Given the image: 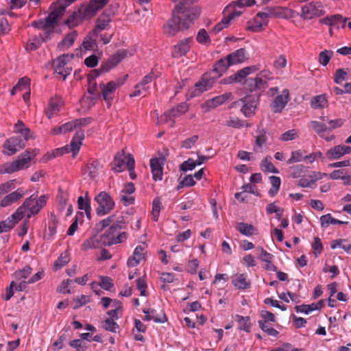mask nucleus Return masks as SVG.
<instances>
[{
	"mask_svg": "<svg viewBox=\"0 0 351 351\" xmlns=\"http://www.w3.org/2000/svg\"><path fill=\"white\" fill-rule=\"evenodd\" d=\"M192 0H184L176 5L173 10L172 18L164 25V32L168 36H173L181 29L190 27L200 15L201 8L191 5Z\"/></svg>",
	"mask_w": 351,
	"mask_h": 351,
	"instance_id": "1",
	"label": "nucleus"
},
{
	"mask_svg": "<svg viewBox=\"0 0 351 351\" xmlns=\"http://www.w3.org/2000/svg\"><path fill=\"white\" fill-rule=\"evenodd\" d=\"M230 66V64L228 62L227 57L216 62L213 71L205 73L202 77V81L195 84V95L209 89L216 80L221 77Z\"/></svg>",
	"mask_w": 351,
	"mask_h": 351,
	"instance_id": "2",
	"label": "nucleus"
},
{
	"mask_svg": "<svg viewBox=\"0 0 351 351\" xmlns=\"http://www.w3.org/2000/svg\"><path fill=\"white\" fill-rule=\"evenodd\" d=\"M125 228V223L121 217V219L114 221L100 237L101 243L104 246H111L124 242L128 238V234L125 232H121V230Z\"/></svg>",
	"mask_w": 351,
	"mask_h": 351,
	"instance_id": "3",
	"label": "nucleus"
},
{
	"mask_svg": "<svg viewBox=\"0 0 351 351\" xmlns=\"http://www.w3.org/2000/svg\"><path fill=\"white\" fill-rule=\"evenodd\" d=\"M75 0H60L51 4L49 8V13L45 18V40L51 32L50 29L53 28L57 21L63 15L67 6L73 3Z\"/></svg>",
	"mask_w": 351,
	"mask_h": 351,
	"instance_id": "4",
	"label": "nucleus"
},
{
	"mask_svg": "<svg viewBox=\"0 0 351 351\" xmlns=\"http://www.w3.org/2000/svg\"><path fill=\"white\" fill-rule=\"evenodd\" d=\"M38 152L34 149L32 152L26 151L21 154L16 160L0 165V174L12 173L28 167L29 162L36 156Z\"/></svg>",
	"mask_w": 351,
	"mask_h": 351,
	"instance_id": "5",
	"label": "nucleus"
},
{
	"mask_svg": "<svg viewBox=\"0 0 351 351\" xmlns=\"http://www.w3.org/2000/svg\"><path fill=\"white\" fill-rule=\"evenodd\" d=\"M44 204V195H40L37 199V195L33 194L27 198L23 204L17 208L16 212L21 218H29L32 215L37 214L42 208Z\"/></svg>",
	"mask_w": 351,
	"mask_h": 351,
	"instance_id": "6",
	"label": "nucleus"
},
{
	"mask_svg": "<svg viewBox=\"0 0 351 351\" xmlns=\"http://www.w3.org/2000/svg\"><path fill=\"white\" fill-rule=\"evenodd\" d=\"M260 93H256L253 95H246L245 97L233 102L231 108L242 106L241 112L245 117H251L255 114L258 105L259 104Z\"/></svg>",
	"mask_w": 351,
	"mask_h": 351,
	"instance_id": "7",
	"label": "nucleus"
},
{
	"mask_svg": "<svg viewBox=\"0 0 351 351\" xmlns=\"http://www.w3.org/2000/svg\"><path fill=\"white\" fill-rule=\"evenodd\" d=\"M127 77L128 75H125L123 79L119 78L114 81H110L106 84L104 83L99 84L101 96L106 101L108 108L111 106L116 90L124 84Z\"/></svg>",
	"mask_w": 351,
	"mask_h": 351,
	"instance_id": "8",
	"label": "nucleus"
},
{
	"mask_svg": "<svg viewBox=\"0 0 351 351\" xmlns=\"http://www.w3.org/2000/svg\"><path fill=\"white\" fill-rule=\"evenodd\" d=\"M95 201L98 204L96 214L99 217L108 214L114 207L112 198L105 191H101L96 195Z\"/></svg>",
	"mask_w": 351,
	"mask_h": 351,
	"instance_id": "9",
	"label": "nucleus"
},
{
	"mask_svg": "<svg viewBox=\"0 0 351 351\" xmlns=\"http://www.w3.org/2000/svg\"><path fill=\"white\" fill-rule=\"evenodd\" d=\"M74 58V54L67 53L59 56L53 60V66L56 74L65 80L66 77L70 75L72 68L67 65L68 61Z\"/></svg>",
	"mask_w": 351,
	"mask_h": 351,
	"instance_id": "10",
	"label": "nucleus"
},
{
	"mask_svg": "<svg viewBox=\"0 0 351 351\" xmlns=\"http://www.w3.org/2000/svg\"><path fill=\"white\" fill-rule=\"evenodd\" d=\"M189 107L186 103L179 104L176 107L166 111L158 120V123H165L168 121H173L171 126L174 125V119L180 117L188 111Z\"/></svg>",
	"mask_w": 351,
	"mask_h": 351,
	"instance_id": "11",
	"label": "nucleus"
},
{
	"mask_svg": "<svg viewBox=\"0 0 351 351\" xmlns=\"http://www.w3.org/2000/svg\"><path fill=\"white\" fill-rule=\"evenodd\" d=\"M258 69L259 68L256 65L246 66L242 69L239 70L234 74L231 75L226 78L222 79L220 83L223 84H228L241 82L245 78H246L247 75H249L251 73H255Z\"/></svg>",
	"mask_w": 351,
	"mask_h": 351,
	"instance_id": "12",
	"label": "nucleus"
},
{
	"mask_svg": "<svg viewBox=\"0 0 351 351\" xmlns=\"http://www.w3.org/2000/svg\"><path fill=\"white\" fill-rule=\"evenodd\" d=\"M325 11L320 2H311L302 8L301 17L304 19H311L315 16H320Z\"/></svg>",
	"mask_w": 351,
	"mask_h": 351,
	"instance_id": "13",
	"label": "nucleus"
},
{
	"mask_svg": "<svg viewBox=\"0 0 351 351\" xmlns=\"http://www.w3.org/2000/svg\"><path fill=\"white\" fill-rule=\"evenodd\" d=\"M25 147V143L24 140H22L18 136H12L5 141L3 144V148L5 149L3 152L5 155L12 156Z\"/></svg>",
	"mask_w": 351,
	"mask_h": 351,
	"instance_id": "14",
	"label": "nucleus"
},
{
	"mask_svg": "<svg viewBox=\"0 0 351 351\" xmlns=\"http://www.w3.org/2000/svg\"><path fill=\"white\" fill-rule=\"evenodd\" d=\"M125 50H119L108 60L101 62L100 69L101 72L106 73L112 68L115 67L126 56Z\"/></svg>",
	"mask_w": 351,
	"mask_h": 351,
	"instance_id": "15",
	"label": "nucleus"
},
{
	"mask_svg": "<svg viewBox=\"0 0 351 351\" xmlns=\"http://www.w3.org/2000/svg\"><path fill=\"white\" fill-rule=\"evenodd\" d=\"M268 87V82H263L257 76L254 78L250 77L245 80L244 82V88L250 92L255 91L256 93L261 94L266 88Z\"/></svg>",
	"mask_w": 351,
	"mask_h": 351,
	"instance_id": "16",
	"label": "nucleus"
},
{
	"mask_svg": "<svg viewBox=\"0 0 351 351\" xmlns=\"http://www.w3.org/2000/svg\"><path fill=\"white\" fill-rule=\"evenodd\" d=\"M108 1L109 0H90L89 3L82 11L83 17H93L96 14L97 11L104 8Z\"/></svg>",
	"mask_w": 351,
	"mask_h": 351,
	"instance_id": "17",
	"label": "nucleus"
},
{
	"mask_svg": "<svg viewBox=\"0 0 351 351\" xmlns=\"http://www.w3.org/2000/svg\"><path fill=\"white\" fill-rule=\"evenodd\" d=\"M193 42V40L191 37L180 40L177 45H174L172 50V56L173 58H180L185 56L189 51Z\"/></svg>",
	"mask_w": 351,
	"mask_h": 351,
	"instance_id": "18",
	"label": "nucleus"
},
{
	"mask_svg": "<svg viewBox=\"0 0 351 351\" xmlns=\"http://www.w3.org/2000/svg\"><path fill=\"white\" fill-rule=\"evenodd\" d=\"M112 21V16L106 11L104 12L96 21V25L93 30V34L97 36L98 34L104 29H108Z\"/></svg>",
	"mask_w": 351,
	"mask_h": 351,
	"instance_id": "19",
	"label": "nucleus"
},
{
	"mask_svg": "<svg viewBox=\"0 0 351 351\" xmlns=\"http://www.w3.org/2000/svg\"><path fill=\"white\" fill-rule=\"evenodd\" d=\"M289 100V91L284 89L280 95L276 96L272 103L271 107L274 112H280Z\"/></svg>",
	"mask_w": 351,
	"mask_h": 351,
	"instance_id": "20",
	"label": "nucleus"
},
{
	"mask_svg": "<svg viewBox=\"0 0 351 351\" xmlns=\"http://www.w3.org/2000/svg\"><path fill=\"white\" fill-rule=\"evenodd\" d=\"M351 152V147L344 145L335 146L326 153V157L330 160H337Z\"/></svg>",
	"mask_w": 351,
	"mask_h": 351,
	"instance_id": "21",
	"label": "nucleus"
},
{
	"mask_svg": "<svg viewBox=\"0 0 351 351\" xmlns=\"http://www.w3.org/2000/svg\"><path fill=\"white\" fill-rule=\"evenodd\" d=\"M21 216L19 215L16 210L5 220L0 222V233L7 232L12 229L15 224L17 223L21 219Z\"/></svg>",
	"mask_w": 351,
	"mask_h": 351,
	"instance_id": "22",
	"label": "nucleus"
},
{
	"mask_svg": "<svg viewBox=\"0 0 351 351\" xmlns=\"http://www.w3.org/2000/svg\"><path fill=\"white\" fill-rule=\"evenodd\" d=\"M346 21L347 18L343 19L341 15L335 14L330 17L327 16L322 19L320 23L336 28H344L346 27Z\"/></svg>",
	"mask_w": 351,
	"mask_h": 351,
	"instance_id": "23",
	"label": "nucleus"
},
{
	"mask_svg": "<svg viewBox=\"0 0 351 351\" xmlns=\"http://www.w3.org/2000/svg\"><path fill=\"white\" fill-rule=\"evenodd\" d=\"M311 125L313 130L321 137L324 138L326 141H331L334 139L335 136L332 134L326 135V132L328 131V126L324 123H320L317 121H311Z\"/></svg>",
	"mask_w": 351,
	"mask_h": 351,
	"instance_id": "24",
	"label": "nucleus"
},
{
	"mask_svg": "<svg viewBox=\"0 0 351 351\" xmlns=\"http://www.w3.org/2000/svg\"><path fill=\"white\" fill-rule=\"evenodd\" d=\"M25 195V192L22 189H18L15 191L5 196L0 202L1 207H7L16 202L22 198Z\"/></svg>",
	"mask_w": 351,
	"mask_h": 351,
	"instance_id": "25",
	"label": "nucleus"
},
{
	"mask_svg": "<svg viewBox=\"0 0 351 351\" xmlns=\"http://www.w3.org/2000/svg\"><path fill=\"white\" fill-rule=\"evenodd\" d=\"M128 155L125 156L124 152L117 153L111 164L112 170L115 172H121L127 167Z\"/></svg>",
	"mask_w": 351,
	"mask_h": 351,
	"instance_id": "26",
	"label": "nucleus"
},
{
	"mask_svg": "<svg viewBox=\"0 0 351 351\" xmlns=\"http://www.w3.org/2000/svg\"><path fill=\"white\" fill-rule=\"evenodd\" d=\"M61 106V99L60 97H51L48 102V109L45 110V115L48 119H51L52 117L58 114L60 112V108Z\"/></svg>",
	"mask_w": 351,
	"mask_h": 351,
	"instance_id": "27",
	"label": "nucleus"
},
{
	"mask_svg": "<svg viewBox=\"0 0 351 351\" xmlns=\"http://www.w3.org/2000/svg\"><path fill=\"white\" fill-rule=\"evenodd\" d=\"M84 138V133L83 130H79L74 134L69 145L71 147V152L73 154V157H75L79 152L81 145H82V141Z\"/></svg>",
	"mask_w": 351,
	"mask_h": 351,
	"instance_id": "28",
	"label": "nucleus"
},
{
	"mask_svg": "<svg viewBox=\"0 0 351 351\" xmlns=\"http://www.w3.org/2000/svg\"><path fill=\"white\" fill-rule=\"evenodd\" d=\"M14 132L16 134H19L23 136V138L21 139L24 140L25 143H26L28 140L34 138L33 132L21 120L17 121V123L14 125Z\"/></svg>",
	"mask_w": 351,
	"mask_h": 351,
	"instance_id": "29",
	"label": "nucleus"
},
{
	"mask_svg": "<svg viewBox=\"0 0 351 351\" xmlns=\"http://www.w3.org/2000/svg\"><path fill=\"white\" fill-rule=\"evenodd\" d=\"M150 167L152 173L153 179L155 181L161 180L162 179V163L160 159L157 158L150 160Z\"/></svg>",
	"mask_w": 351,
	"mask_h": 351,
	"instance_id": "30",
	"label": "nucleus"
},
{
	"mask_svg": "<svg viewBox=\"0 0 351 351\" xmlns=\"http://www.w3.org/2000/svg\"><path fill=\"white\" fill-rule=\"evenodd\" d=\"M227 60L230 65L240 64L243 62L246 59L245 49L241 48L237 51L229 53L227 56Z\"/></svg>",
	"mask_w": 351,
	"mask_h": 351,
	"instance_id": "31",
	"label": "nucleus"
},
{
	"mask_svg": "<svg viewBox=\"0 0 351 351\" xmlns=\"http://www.w3.org/2000/svg\"><path fill=\"white\" fill-rule=\"evenodd\" d=\"M232 94L230 92L226 93L223 95L213 97L208 99L206 104L208 108H214L219 105L223 104L226 101L232 99Z\"/></svg>",
	"mask_w": 351,
	"mask_h": 351,
	"instance_id": "32",
	"label": "nucleus"
},
{
	"mask_svg": "<svg viewBox=\"0 0 351 351\" xmlns=\"http://www.w3.org/2000/svg\"><path fill=\"white\" fill-rule=\"evenodd\" d=\"M143 312L145 314L143 318L144 321L154 320L156 323H165L167 321L166 315L162 313V315L158 316L156 314V310L152 308H144Z\"/></svg>",
	"mask_w": 351,
	"mask_h": 351,
	"instance_id": "33",
	"label": "nucleus"
},
{
	"mask_svg": "<svg viewBox=\"0 0 351 351\" xmlns=\"http://www.w3.org/2000/svg\"><path fill=\"white\" fill-rule=\"evenodd\" d=\"M143 251L144 247L143 246L137 245L134 249L133 256L128 260V265L133 267L138 265L141 260L144 257Z\"/></svg>",
	"mask_w": 351,
	"mask_h": 351,
	"instance_id": "34",
	"label": "nucleus"
},
{
	"mask_svg": "<svg viewBox=\"0 0 351 351\" xmlns=\"http://www.w3.org/2000/svg\"><path fill=\"white\" fill-rule=\"evenodd\" d=\"M236 229L241 234L246 237L257 234V230L253 225L244 222L238 223L236 226Z\"/></svg>",
	"mask_w": 351,
	"mask_h": 351,
	"instance_id": "35",
	"label": "nucleus"
},
{
	"mask_svg": "<svg viewBox=\"0 0 351 351\" xmlns=\"http://www.w3.org/2000/svg\"><path fill=\"white\" fill-rule=\"evenodd\" d=\"M59 223V220L57 216L54 214V213H51L48 217V239H53V236L56 233V228Z\"/></svg>",
	"mask_w": 351,
	"mask_h": 351,
	"instance_id": "36",
	"label": "nucleus"
},
{
	"mask_svg": "<svg viewBox=\"0 0 351 351\" xmlns=\"http://www.w3.org/2000/svg\"><path fill=\"white\" fill-rule=\"evenodd\" d=\"M235 322L239 324L238 328L240 330H243L246 332H250L251 330L250 318L248 316L243 317L240 315H236L234 317Z\"/></svg>",
	"mask_w": 351,
	"mask_h": 351,
	"instance_id": "37",
	"label": "nucleus"
},
{
	"mask_svg": "<svg viewBox=\"0 0 351 351\" xmlns=\"http://www.w3.org/2000/svg\"><path fill=\"white\" fill-rule=\"evenodd\" d=\"M77 36V34L75 31L67 34L64 39L58 44V48L60 50L69 48L74 43Z\"/></svg>",
	"mask_w": 351,
	"mask_h": 351,
	"instance_id": "38",
	"label": "nucleus"
},
{
	"mask_svg": "<svg viewBox=\"0 0 351 351\" xmlns=\"http://www.w3.org/2000/svg\"><path fill=\"white\" fill-rule=\"evenodd\" d=\"M232 282L238 289H246L250 287V282L247 280V276L244 274L237 276Z\"/></svg>",
	"mask_w": 351,
	"mask_h": 351,
	"instance_id": "39",
	"label": "nucleus"
},
{
	"mask_svg": "<svg viewBox=\"0 0 351 351\" xmlns=\"http://www.w3.org/2000/svg\"><path fill=\"white\" fill-rule=\"evenodd\" d=\"M328 101L325 95L315 96L311 99V106L314 109L324 108L327 106Z\"/></svg>",
	"mask_w": 351,
	"mask_h": 351,
	"instance_id": "40",
	"label": "nucleus"
},
{
	"mask_svg": "<svg viewBox=\"0 0 351 351\" xmlns=\"http://www.w3.org/2000/svg\"><path fill=\"white\" fill-rule=\"evenodd\" d=\"M267 25V22H262L257 17H255L253 21H249L246 29L253 32H261L263 26Z\"/></svg>",
	"mask_w": 351,
	"mask_h": 351,
	"instance_id": "41",
	"label": "nucleus"
},
{
	"mask_svg": "<svg viewBox=\"0 0 351 351\" xmlns=\"http://www.w3.org/2000/svg\"><path fill=\"white\" fill-rule=\"evenodd\" d=\"M77 206L80 210H84L86 217L90 219L91 207L90 199L86 200L83 196H80L77 199Z\"/></svg>",
	"mask_w": 351,
	"mask_h": 351,
	"instance_id": "42",
	"label": "nucleus"
},
{
	"mask_svg": "<svg viewBox=\"0 0 351 351\" xmlns=\"http://www.w3.org/2000/svg\"><path fill=\"white\" fill-rule=\"evenodd\" d=\"M269 180L271 184V187L269 191V195L271 197H274L278 193L280 189L281 180L279 177L275 176H270Z\"/></svg>",
	"mask_w": 351,
	"mask_h": 351,
	"instance_id": "43",
	"label": "nucleus"
},
{
	"mask_svg": "<svg viewBox=\"0 0 351 351\" xmlns=\"http://www.w3.org/2000/svg\"><path fill=\"white\" fill-rule=\"evenodd\" d=\"M306 168L303 165H296L289 168V173L292 178L301 177L306 171Z\"/></svg>",
	"mask_w": 351,
	"mask_h": 351,
	"instance_id": "44",
	"label": "nucleus"
},
{
	"mask_svg": "<svg viewBox=\"0 0 351 351\" xmlns=\"http://www.w3.org/2000/svg\"><path fill=\"white\" fill-rule=\"evenodd\" d=\"M70 261V258L66 252L62 253L60 257L54 262L53 270L57 271L66 265Z\"/></svg>",
	"mask_w": 351,
	"mask_h": 351,
	"instance_id": "45",
	"label": "nucleus"
},
{
	"mask_svg": "<svg viewBox=\"0 0 351 351\" xmlns=\"http://www.w3.org/2000/svg\"><path fill=\"white\" fill-rule=\"evenodd\" d=\"M44 41V38L42 37V35L40 34L38 37H35L32 39H30L26 46V49L27 51H33L38 49L41 46L43 42Z\"/></svg>",
	"mask_w": 351,
	"mask_h": 351,
	"instance_id": "46",
	"label": "nucleus"
},
{
	"mask_svg": "<svg viewBox=\"0 0 351 351\" xmlns=\"http://www.w3.org/2000/svg\"><path fill=\"white\" fill-rule=\"evenodd\" d=\"M196 40L202 45H208L211 42L210 36L205 29H200L198 31L196 36Z\"/></svg>",
	"mask_w": 351,
	"mask_h": 351,
	"instance_id": "47",
	"label": "nucleus"
},
{
	"mask_svg": "<svg viewBox=\"0 0 351 351\" xmlns=\"http://www.w3.org/2000/svg\"><path fill=\"white\" fill-rule=\"evenodd\" d=\"M258 324L261 329L269 336L277 337L279 334L275 328L269 327L268 322H265V321L258 320Z\"/></svg>",
	"mask_w": 351,
	"mask_h": 351,
	"instance_id": "48",
	"label": "nucleus"
},
{
	"mask_svg": "<svg viewBox=\"0 0 351 351\" xmlns=\"http://www.w3.org/2000/svg\"><path fill=\"white\" fill-rule=\"evenodd\" d=\"M267 137L265 131H261L256 137L255 144L254 150L255 152H259L260 149L266 143Z\"/></svg>",
	"mask_w": 351,
	"mask_h": 351,
	"instance_id": "49",
	"label": "nucleus"
},
{
	"mask_svg": "<svg viewBox=\"0 0 351 351\" xmlns=\"http://www.w3.org/2000/svg\"><path fill=\"white\" fill-rule=\"evenodd\" d=\"M115 215H112L107 218L100 221L95 226V230L97 232H101L105 228L110 226V224L112 222H114Z\"/></svg>",
	"mask_w": 351,
	"mask_h": 351,
	"instance_id": "50",
	"label": "nucleus"
},
{
	"mask_svg": "<svg viewBox=\"0 0 351 351\" xmlns=\"http://www.w3.org/2000/svg\"><path fill=\"white\" fill-rule=\"evenodd\" d=\"M304 153L305 151H302L301 149L295 150L291 152V156L287 160L288 164H293L294 162H300L304 160Z\"/></svg>",
	"mask_w": 351,
	"mask_h": 351,
	"instance_id": "51",
	"label": "nucleus"
},
{
	"mask_svg": "<svg viewBox=\"0 0 351 351\" xmlns=\"http://www.w3.org/2000/svg\"><path fill=\"white\" fill-rule=\"evenodd\" d=\"M261 169L263 171L278 173V170L273 165L268 157L261 161Z\"/></svg>",
	"mask_w": 351,
	"mask_h": 351,
	"instance_id": "52",
	"label": "nucleus"
},
{
	"mask_svg": "<svg viewBox=\"0 0 351 351\" xmlns=\"http://www.w3.org/2000/svg\"><path fill=\"white\" fill-rule=\"evenodd\" d=\"M102 327L108 331L116 332L117 330L119 328V325L117 322H115L113 319L110 318H107L102 323Z\"/></svg>",
	"mask_w": 351,
	"mask_h": 351,
	"instance_id": "53",
	"label": "nucleus"
},
{
	"mask_svg": "<svg viewBox=\"0 0 351 351\" xmlns=\"http://www.w3.org/2000/svg\"><path fill=\"white\" fill-rule=\"evenodd\" d=\"M99 243H101L100 240L99 241L95 237H91L84 242L82 249L84 250H88L93 248H97L99 247Z\"/></svg>",
	"mask_w": 351,
	"mask_h": 351,
	"instance_id": "54",
	"label": "nucleus"
},
{
	"mask_svg": "<svg viewBox=\"0 0 351 351\" xmlns=\"http://www.w3.org/2000/svg\"><path fill=\"white\" fill-rule=\"evenodd\" d=\"M161 204H162L159 198L156 197L154 199L152 204V217L154 221H157L158 220Z\"/></svg>",
	"mask_w": 351,
	"mask_h": 351,
	"instance_id": "55",
	"label": "nucleus"
},
{
	"mask_svg": "<svg viewBox=\"0 0 351 351\" xmlns=\"http://www.w3.org/2000/svg\"><path fill=\"white\" fill-rule=\"evenodd\" d=\"M265 12L268 14L269 17L282 16L285 9L282 7H267L264 9Z\"/></svg>",
	"mask_w": 351,
	"mask_h": 351,
	"instance_id": "56",
	"label": "nucleus"
},
{
	"mask_svg": "<svg viewBox=\"0 0 351 351\" xmlns=\"http://www.w3.org/2000/svg\"><path fill=\"white\" fill-rule=\"evenodd\" d=\"M256 251L259 252L258 254V258L263 262H269V260H273V258H274V256L273 254L267 252L261 247H257Z\"/></svg>",
	"mask_w": 351,
	"mask_h": 351,
	"instance_id": "57",
	"label": "nucleus"
},
{
	"mask_svg": "<svg viewBox=\"0 0 351 351\" xmlns=\"http://www.w3.org/2000/svg\"><path fill=\"white\" fill-rule=\"evenodd\" d=\"M135 160L132 155L128 154L127 168L130 173V177L131 179H135L136 175L134 172Z\"/></svg>",
	"mask_w": 351,
	"mask_h": 351,
	"instance_id": "58",
	"label": "nucleus"
},
{
	"mask_svg": "<svg viewBox=\"0 0 351 351\" xmlns=\"http://www.w3.org/2000/svg\"><path fill=\"white\" fill-rule=\"evenodd\" d=\"M199 139L198 135H193L187 138L181 142V147L184 149H191L193 147Z\"/></svg>",
	"mask_w": 351,
	"mask_h": 351,
	"instance_id": "59",
	"label": "nucleus"
},
{
	"mask_svg": "<svg viewBox=\"0 0 351 351\" xmlns=\"http://www.w3.org/2000/svg\"><path fill=\"white\" fill-rule=\"evenodd\" d=\"M332 51L328 50L322 51L319 55V62L323 66L327 65L332 57Z\"/></svg>",
	"mask_w": 351,
	"mask_h": 351,
	"instance_id": "60",
	"label": "nucleus"
},
{
	"mask_svg": "<svg viewBox=\"0 0 351 351\" xmlns=\"http://www.w3.org/2000/svg\"><path fill=\"white\" fill-rule=\"evenodd\" d=\"M298 137V131L295 129H293V130H289L284 132L281 135L280 138V140H282L283 141H289L295 140Z\"/></svg>",
	"mask_w": 351,
	"mask_h": 351,
	"instance_id": "61",
	"label": "nucleus"
},
{
	"mask_svg": "<svg viewBox=\"0 0 351 351\" xmlns=\"http://www.w3.org/2000/svg\"><path fill=\"white\" fill-rule=\"evenodd\" d=\"M99 162L97 161L89 162L87 165V173L91 178H95L97 174Z\"/></svg>",
	"mask_w": 351,
	"mask_h": 351,
	"instance_id": "62",
	"label": "nucleus"
},
{
	"mask_svg": "<svg viewBox=\"0 0 351 351\" xmlns=\"http://www.w3.org/2000/svg\"><path fill=\"white\" fill-rule=\"evenodd\" d=\"M14 180L8 181L0 185V196L4 195L15 188Z\"/></svg>",
	"mask_w": 351,
	"mask_h": 351,
	"instance_id": "63",
	"label": "nucleus"
},
{
	"mask_svg": "<svg viewBox=\"0 0 351 351\" xmlns=\"http://www.w3.org/2000/svg\"><path fill=\"white\" fill-rule=\"evenodd\" d=\"M196 161L193 160L191 158H189L187 160L183 162L180 166V169L182 171H186L188 170H193L197 166Z\"/></svg>",
	"mask_w": 351,
	"mask_h": 351,
	"instance_id": "64",
	"label": "nucleus"
}]
</instances>
